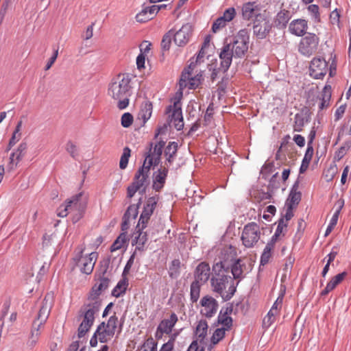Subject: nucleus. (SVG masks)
Returning <instances> with one entry per match:
<instances>
[{
	"mask_svg": "<svg viewBox=\"0 0 351 351\" xmlns=\"http://www.w3.org/2000/svg\"><path fill=\"white\" fill-rule=\"evenodd\" d=\"M308 27L306 20L302 19H294L289 25V32L294 36L303 37L307 34Z\"/></svg>",
	"mask_w": 351,
	"mask_h": 351,
	"instance_id": "18",
	"label": "nucleus"
},
{
	"mask_svg": "<svg viewBox=\"0 0 351 351\" xmlns=\"http://www.w3.org/2000/svg\"><path fill=\"white\" fill-rule=\"evenodd\" d=\"M98 258L97 252H86V248L84 245L77 247L73 253L72 263L73 267L86 275L92 274L96 261Z\"/></svg>",
	"mask_w": 351,
	"mask_h": 351,
	"instance_id": "5",
	"label": "nucleus"
},
{
	"mask_svg": "<svg viewBox=\"0 0 351 351\" xmlns=\"http://www.w3.org/2000/svg\"><path fill=\"white\" fill-rule=\"evenodd\" d=\"M278 316H279L278 314L274 313L273 311L269 310L266 316L263 318V327L266 328H269L272 324H274L276 322Z\"/></svg>",
	"mask_w": 351,
	"mask_h": 351,
	"instance_id": "42",
	"label": "nucleus"
},
{
	"mask_svg": "<svg viewBox=\"0 0 351 351\" xmlns=\"http://www.w3.org/2000/svg\"><path fill=\"white\" fill-rule=\"evenodd\" d=\"M131 76L128 73H120L114 77L108 85V95L115 101L119 109L128 107L131 95Z\"/></svg>",
	"mask_w": 351,
	"mask_h": 351,
	"instance_id": "4",
	"label": "nucleus"
},
{
	"mask_svg": "<svg viewBox=\"0 0 351 351\" xmlns=\"http://www.w3.org/2000/svg\"><path fill=\"white\" fill-rule=\"evenodd\" d=\"M127 241V234L125 232L121 233L111 245V252H115L121 249Z\"/></svg>",
	"mask_w": 351,
	"mask_h": 351,
	"instance_id": "37",
	"label": "nucleus"
},
{
	"mask_svg": "<svg viewBox=\"0 0 351 351\" xmlns=\"http://www.w3.org/2000/svg\"><path fill=\"white\" fill-rule=\"evenodd\" d=\"M346 276L347 273L343 271L332 278V279L328 282L325 289L322 291V295H326L329 292L335 289V287L343 280Z\"/></svg>",
	"mask_w": 351,
	"mask_h": 351,
	"instance_id": "27",
	"label": "nucleus"
},
{
	"mask_svg": "<svg viewBox=\"0 0 351 351\" xmlns=\"http://www.w3.org/2000/svg\"><path fill=\"white\" fill-rule=\"evenodd\" d=\"M172 30L173 42L178 47H184L190 41L193 28L191 24L187 23L184 25L178 30Z\"/></svg>",
	"mask_w": 351,
	"mask_h": 351,
	"instance_id": "12",
	"label": "nucleus"
},
{
	"mask_svg": "<svg viewBox=\"0 0 351 351\" xmlns=\"http://www.w3.org/2000/svg\"><path fill=\"white\" fill-rule=\"evenodd\" d=\"M250 44V34L247 29H242L233 36L232 41L223 46L219 53L221 68L226 72L230 66L232 58H242L247 53Z\"/></svg>",
	"mask_w": 351,
	"mask_h": 351,
	"instance_id": "2",
	"label": "nucleus"
},
{
	"mask_svg": "<svg viewBox=\"0 0 351 351\" xmlns=\"http://www.w3.org/2000/svg\"><path fill=\"white\" fill-rule=\"evenodd\" d=\"M127 285L124 282H119L112 291L114 296H119L121 293H124L126 290Z\"/></svg>",
	"mask_w": 351,
	"mask_h": 351,
	"instance_id": "57",
	"label": "nucleus"
},
{
	"mask_svg": "<svg viewBox=\"0 0 351 351\" xmlns=\"http://www.w3.org/2000/svg\"><path fill=\"white\" fill-rule=\"evenodd\" d=\"M271 29V25L266 19L263 16H259L258 19H256L254 26L253 32L254 34L258 38H265L269 33Z\"/></svg>",
	"mask_w": 351,
	"mask_h": 351,
	"instance_id": "17",
	"label": "nucleus"
},
{
	"mask_svg": "<svg viewBox=\"0 0 351 351\" xmlns=\"http://www.w3.org/2000/svg\"><path fill=\"white\" fill-rule=\"evenodd\" d=\"M287 227V223L285 221V219H280L278 221L276 230L270 241H273L274 243H276L278 237L283 233L284 230H286Z\"/></svg>",
	"mask_w": 351,
	"mask_h": 351,
	"instance_id": "40",
	"label": "nucleus"
},
{
	"mask_svg": "<svg viewBox=\"0 0 351 351\" xmlns=\"http://www.w3.org/2000/svg\"><path fill=\"white\" fill-rule=\"evenodd\" d=\"M202 284L193 281L191 285V300L196 302L199 297L200 287Z\"/></svg>",
	"mask_w": 351,
	"mask_h": 351,
	"instance_id": "39",
	"label": "nucleus"
},
{
	"mask_svg": "<svg viewBox=\"0 0 351 351\" xmlns=\"http://www.w3.org/2000/svg\"><path fill=\"white\" fill-rule=\"evenodd\" d=\"M338 212L335 213L330 219V223L328 226L326 232H325V237L328 236L331 231L333 230L334 227L336 226L338 220Z\"/></svg>",
	"mask_w": 351,
	"mask_h": 351,
	"instance_id": "55",
	"label": "nucleus"
},
{
	"mask_svg": "<svg viewBox=\"0 0 351 351\" xmlns=\"http://www.w3.org/2000/svg\"><path fill=\"white\" fill-rule=\"evenodd\" d=\"M165 143L160 141L156 143L149 149L146 156L143 165L136 172L133 182L128 187L127 196L132 198L137 191L145 193L148 184L149 170L152 166H156L160 161V156Z\"/></svg>",
	"mask_w": 351,
	"mask_h": 351,
	"instance_id": "1",
	"label": "nucleus"
},
{
	"mask_svg": "<svg viewBox=\"0 0 351 351\" xmlns=\"http://www.w3.org/2000/svg\"><path fill=\"white\" fill-rule=\"evenodd\" d=\"M167 173L168 169L165 167L158 169L154 178L153 189L154 190L159 191L164 186Z\"/></svg>",
	"mask_w": 351,
	"mask_h": 351,
	"instance_id": "26",
	"label": "nucleus"
},
{
	"mask_svg": "<svg viewBox=\"0 0 351 351\" xmlns=\"http://www.w3.org/2000/svg\"><path fill=\"white\" fill-rule=\"evenodd\" d=\"M137 215L138 208L136 205L133 204L128 208L125 213L124 214V217L128 218L129 219H134L137 217Z\"/></svg>",
	"mask_w": 351,
	"mask_h": 351,
	"instance_id": "51",
	"label": "nucleus"
},
{
	"mask_svg": "<svg viewBox=\"0 0 351 351\" xmlns=\"http://www.w3.org/2000/svg\"><path fill=\"white\" fill-rule=\"evenodd\" d=\"M133 123V117L129 112L124 113L121 117V125L124 128L130 127Z\"/></svg>",
	"mask_w": 351,
	"mask_h": 351,
	"instance_id": "52",
	"label": "nucleus"
},
{
	"mask_svg": "<svg viewBox=\"0 0 351 351\" xmlns=\"http://www.w3.org/2000/svg\"><path fill=\"white\" fill-rule=\"evenodd\" d=\"M208 328V326L206 320L200 319L197 322L195 331L197 341H199L200 343L204 341L207 336Z\"/></svg>",
	"mask_w": 351,
	"mask_h": 351,
	"instance_id": "28",
	"label": "nucleus"
},
{
	"mask_svg": "<svg viewBox=\"0 0 351 351\" xmlns=\"http://www.w3.org/2000/svg\"><path fill=\"white\" fill-rule=\"evenodd\" d=\"M20 161L21 160H18L16 154L13 152L10 155V162L8 165L9 170L12 171V170L14 169Z\"/></svg>",
	"mask_w": 351,
	"mask_h": 351,
	"instance_id": "58",
	"label": "nucleus"
},
{
	"mask_svg": "<svg viewBox=\"0 0 351 351\" xmlns=\"http://www.w3.org/2000/svg\"><path fill=\"white\" fill-rule=\"evenodd\" d=\"M108 285H109L108 278H104V277L100 278L99 284L97 285H95V287H93V291L95 293H91L89 297H91V298L96 297L98 300H99L98 298L99 295L100 294V293L102 291L108 288Z\"/></svg>",
	"mask_w": 351,
	"mask_h": 351,
	"instance_id": "33",
	"label": "nucleus"
},
{
	"mask_svg": "<svg viewBox=\"0 0 351 351\" xmlns=\"http://www.w3.org/2000/svg\"><path fill=\"white\" fill-rule=\"evenodd\" d=\"M227 312L224 315H219V322L226 327V330L229 329L232 324V319L230 317L226 315Z\"/></svg>",
	"mask_w": 351,
	"mask_h": 351,
	"instance_id": "53",
	"label": "nucleus"
},
{
	"mask_svg": "<svg viewBox=\"0 0 351 351\" xmlns=\"http://www.w3.org/2000/svg\"><path fill=\"white\" fill-rule=\"evenodd\" d=\"M319 42L320 39L318 35L308 32L300 40L298 51L302 56L309 57L317 52Z\"/></svg>",
	"mask_w": 351,
	"mask_h": 351,
	"instance_id": "9",
	"label": "nucleus"
},
{
	"mask_svg": "<svg viewBox=\"0 0 351 351\" xmlns=\"http://www.w3.org/2000/svg\"><path fill=\"white\" fill-rule=\"evenodd\" d=\"M304 125V117L299 114H296L295 116L293 130L295 132H301L303 129Z\"/></svg>",
	"mask_w": 351,
	"mask_h": 351,
	"instance_id": "47",
	"label": "nucleus"
},
{
	"mask_svg": "<svg viewBox=\"0 0 351 351\" xmlns=\"http://www.w3.org/2000/svg\"><path fill=\"white\" fill-rule=\"evenodd\" d=\"M175 337H171L170 339L162 345L159 351H172L174 346Z\"/></svg>",
	"mask_w": 351,
	"mask_h": 351,
	"instance_id": "59",
	"label": "nucleus"
},
{
	"mask_svg": "<svg viewBox=\"0 0 351 351\" xmlns=\"http://www.w3.org/2000/svg\"><path fill=\"white\" fill-rule=\"evenodd\" d=\"M227 23L224 21L222 19L219 17L214 21L212 25V31L214 33H217V32L225 27Z\"/></svg>",
	"mask_w": 351,
	"mask_h": 351,
	"instance_id": "50",
	"label": "nucleus"
},
{
	"mask_svg": "<svg viewBox=\"0 0 351 351\" xmlns=\"http://www.w3.org/2000/svg\"><path fill=\"white\" fill-rule=\"evenodd\" d=\"M290 19L289 12L285 10L280 11L276 17L275 23L276 26L284 27Z\"/></svg>",
	"mask_w": 351,
	"mask_h": 351,
	"instance_id": "34",
	"label": "nucleus"
},
{
	"mask_svg": "<svg viewBox=\"0 0 351 351\" xmlns=\"http://www.w3.org/2000/svg\"><path fill=\"white\" fill-rule=\"evenodd\" d=\"M282 301H283V295L279 296L275 302L274 303L273 306H271L270 311H273L274 313L280 315V311L282 308Z\"/></svg>",
	"mask_w": 351,
	"mask_h": 351,
	"instance_id": "54",
	"label": "nucleus"
},
{
	"mask_svg": "<svg viewBox=\"0 0 351 351\" xmlns=\"http://www.w3.org/2000/svg\"><path fill=\"white\" fill-rule=\"evenodd\" d=\"M26 148L27 145L25 143H21L18 147L16 151L14 152V154H16L18 160H21L23 156V152H25Z\"/></svg>",
	"mask_w": 351,
	"mask_h": 351,
	"instance_id": "61",
	"label": "nucleus"
},
{
	"mask_svg": "<svg viewBox=\"0 0 351 351\" xmlns=\"http://www.w3.org/2000/svg\"><path fill=\"white\" fill-rule=\"evenodd\" d=\"M200 313L210 318L214 316L218 309V304L215 298L210 295L204 296L200 300Z\"/></svg>",
	"mask_w": 351,
	"mask_h": 351,
	"instance_id": "16",
	"label": "nucleus"
},
{
	"mask_svg": "<svg viewBox=\"0 0 351 351\" xmlns=\"http://www.w3.org/2000/svg\"><path fill=\"white\" fill-rule=\"evenodd\" d=\"M41 332H38L37 330H31L29 339L27 341L28 347L32 348L36 346L38 342Z\"/></svg>",
	"mask_w": 351,
	"mask_h": 351,
	"instance_id": "41",
	"label": "nucleus"
},
{
	"mask_svg": "<svg viewBox=\"0 0 351 351\" xmlns=\"http://www.w3.org/2000/svg\"><path fill=\"white\" fill-rule=\"evenodd\" d=\"M178 319V316L176 313H172L169 318L163 319L158 324L155 337L157 339H160L162 338V336L165 335H169L171 333L173 327L177 323Z\"/></svg>",
	"mask_w": 351,
	"mask_h": 351,
	"instance_id": "13",
	"label": "nucleus"
},
{
	"mask_svg": "<svg viewBox=\"0 0 351 351\" xmlns=\"http://www.w3.org/2000/svg\"><path fill=\"white\" fill-rule=\"evenodd\" d=\"M226 330V328H225L216 329L211 337L212 343L215 345L219 343V341H220L224 337Z\"/></svg>",
	"mask_w": 351,
	"mask_h": 351,
	"instance_id": "44",
	"label": "nucleus"
},
{
	"mask_svg": "<svg viewBox=\"0 0 351 351\" xmlns=\"http://www.w3.org/2000/svg\"><path fill=\"white\" fill-rule=\"evenodd\" d=\"M86 205V199L84 197L82 193H80L66 199L63 204L60 205L57 210V215L60 217H64L69 213H73L77 217L76 219L73 218V221H76L82 217Z\"/></svg>",
	"mask_w": 351,
	"mask_h": 351,
	"instance_id": "7",
	"label": "nucleus"
},
{
	"mask_svg": "<svg viewBox=\"0 0 351 351\" xmlns=\"http://www.w3.org/2000/svg\"><path fill=\"white\" fill-rule=\"evenodd\" d=\"M178 150V143L176 142H170L165 150V155L167 160L171 163L173 160V157Z\"/></svg>",
	"mask_w": 351,
	"mask_h": 351,
	"instance_id": "35",
	"label": "nucleus"
},
{
	"mask_svg": "<svg viewBox=\"0 0 351 351\" xmlns=\"http://www.w3.org/2000/svg\"><path fill=\"white\" fill-rule=\"evenodd\" d=\"M167 113L169 114V121L174 119L183 118L180 101H176L173 106H170L167 109Z\"/></svg>",
	"mask_w": 351,
	"mask_h": 351,
	"instance_id": "29",
	"label": "nucleus"
},
{
	"mask_svg": "<svg viewBox=\"0 0 351 351\" xmlns=\"http://www.w3.org/2000/svg\"><path fill=\"white\" fill-rule=\"evenodd\" d=\"M142 351H157V343L152 338L147 339L143 345Z\"/></svg>",
	"mask_w": 351,
	"mask_h": 351,
	"instance_id": "49",
	"label": "nucleus"
},
{
	"mask_svg": "<svg viewBox=\"0 0 351 351\" xmlns=\"http://www.w3.org/2000/svg\"><path fill=\"white\" fill-rule=\"evenodd\" d=\"M53 303V295L51 293H48L45 295L42 306L39 309L37 319H42V322H46L48 319L51 309Z\"/></svg>",
	"mask_w": 351,
	"mask_h": 351,
	"instance_id": "19",
	"label": "nucleus"
},
{
	"mask_svg": "<svg viewBox=\"0 0 351 351\" xmlns=\"http://www.w3.org/2000/svg\"><path fill=\"white\" fill-rule=\"evenodd\" d=\"M275 244L276 243H274L273 241H269L267 243L263 250V252L261 256V264L262 265H265L269 263L272 256V252L274 251Z\"/></svg>",
	"mask_w": 351,
	"mask_h": 351,
	"instance_id": "31",
	"label": "nucleus"
},
{
	"mask_svg": "<svg viewBox=\"0 0 351 351\" xmlns=\"http://www.w3.org/2000/svg\"><path fill=\"white\" fill-rule=\"evenodd\" d=\"M155 9V8H152V5L143 7V9L136 14V21L138 23H144L153 19L156 16Z\"/></svg>",
	"mask_w": 351,
	"mask_h": 351,
	"instance_id": "24",
	"label": "nucleus"
},
{
	"mask_svg": "<svg viewBox=\"0 0 351 351\" xmlns=\"http://www.w3.org/2000/svg\"><path fill=\"white\" fill-rule=\"evenodd\" d=\"M331 99V86L328 84L325 85L320 95L318 97V106L320 110L329 107Z\"/></svg>",
	"mask_w": 351,
	"mask_h": 351,
	"instance_id": "25",
	"label": "nucleus"
},
{
	"mask_svg": "<svg viewBox=\"0 0 351 351\" xmlns=\"http://www.w3.org/2000/svg\"><path fill=\"white\" fill-rule=\"evenodd\" d=\"M170 123L177 130H181L184 127V121L183 118L174 119L173 121H170Z\"/></svg>",
	"mask_w": 351,
	"mask_h": 351,
	"instance_id": "64",
	"label": "nucleus"
},
{
	"mask_svg": "<svg viewBox=\"0 0 351 351\" xmlns=\"http://www.w3.org/2000/svg\"><path fill=\"white\" fill-rule=\"evenodd\" d=\"M313 154V149L312 146H308L307 149L306 151L304 159L302 160V164L300 167V173H303L308 166L309 162L311 160L312 156Z\"/></svg>",
	"mask_w": 351,
	"mask_h": 351,
	"instance_id": "38",
	"label": "nucleus"
},
{
	"mask_svg": "<svg viewBox=\"0 0 351 351\" xmlns=\"http://www.w3.org/2000/svg\"><path fill=\"white\" fill-rule=\"evenodd\" d=\"M235 9L234 8H229L224 11L223 16H220V18L222 19L226 23H228L231 21L235 17Z\"/></svg>",
	"mask_w": 351,
	"mask_h": 351,
	"instance_id": "48",
	"label": "nucleus"
},
{
	"mask_svg": "<svg viewBox=\"0 0 351 351\" xmlns=\"http://www.w3.org/2000/svg\"><path fill=\"white\" fill-rule=\"evenodd\" d=\"M206 45H207V43L205 42L204 43V45L202 47L201 49L199 50V51L195 58V61L193 62V64L195 65V68H197V66L198 64H200L201 62H204V58L205 56L204 49H205Z\"/></svg>",
	"mask_w": 351,
	"mask_h": 351,
	"instance_id": "56",
	"label": "nucleus"
},
{
	"mask_svg": "<svg viewBox=\"0 0 351 351\" xmlns=\"http://www.w3.org/2000/svg\"><path fill=\"white\" fill-rule=\"evenodd\" d=\"M210 276V268L209 264L206 262H202L197 266L195 270L194 281L204 285L208 280Z\"/></svg>",
	"mask_w": 351,
	"mask_h": 351,
	"instance_id": "20",
	"label": "nucleus"
},
{
	"mask_svg": "<svg viewBox=\"0 0 351 351\" xmlns=\"http://www.w3.org/2000/svg\"><path fill=\"white\" fill-rule=\"evenodd\" d=\"M130 154H131L130 149L128 147H125L123 149V154L121 156L120 162H119V167L121 169H124L126 168L128 163L129 158L130 157Z\"/></svg>",
	"mask_w": 351,
	"mask_h": 351,
	"instance_id": "43",
	"label": "nucleus"
},
{
	"mask_svg": "<svg viewBox=\"0 0 351 351\" xmlns=\"http://www.w3.org/2000/svg\"><path fill=\"white\" fill-rule=\"evenodd\" d=\"M104 239L101 236H97L93 241V243L90 244V250H96L99 247V246L103 243Z\"/></svg>",
	"mask_w": 351,
	"mask_h": 351,
	"instance_id": "62",
	"label": "nucleus"
},
{
	"mask_svg": "<svg viewBox=\"0 0 351 351\" xmlns=\"http://www.w3.org/2000/svg\"><path fill=\"white\" fill-rule=\"evenodd\" d=\"M45 322H42V319L36 318L32 324L31 330H37L38 332H42Z\"/></svg>",
	"mask_w": 351,
	"mask_h": 351,
	"instance_id": "60",
	"label": "nucleus"
},
{
	"mask_svg": "<svg viewBox=\"0 0 351 351\" xmlns=\"http://www.w3.org/2000/svg\"><path fill=\"white\" fill-rule=\"evenodd\" d=\"M173 37L172 30H169L167 33H166L162 39L161 41V47L164 50H169L171 43V39Z\"/></svg>",
	"mask_w": 351,
	"mask_h": 351,
	"instance_id": "45",
	"label": "nucleus"
},
{
	"mask_svg": "<svg viewBox=\"0 0 351 351\" xmlns=\"http://www.w3.org/2000/svg\"><path fill=\"white\" fill-rule=\"evenodd\" d=\"M229 265V271L230 270L233 275V280H240L243 278V273L244 271L245 264L243 260L237 259L232 261L231 263L227 262Z\"/></svg>",
	"mask_w": 351,
	"mask_h": 351,
	"instance_id": "23",
	"label": "nucleus"
},
{
	"mask_svg": "<svg viewBox=\"0 0 351 351\" xmlns=\"http://www.w3.org/2000/svg\"><path fill=\"white\" fill-rule=\"evenodd\" d=\"M158 199V196H153L147 199L138 220V227L141 226L142 228L147 227L150 217L156 207Z\"/></svg>",
	"mask_w": 351,
	"mask_h": 351,
	"instance_id": "14",
	"label": "nucleus"
},
{
	"mask_svg": "<svg viewBox=\"0 0 351 351\" xmlns=\"http://www.w3.org/2000/svg\"><path fill=\"white\" fill-rule=\"evenodd\" d=\"M203 80L202 71L191 61L189 67L182 72L180 80V89L182 90L185 88L195 89L199 86Z\"/></svg>",
	"mask_w": 351,
	"mask_h": 351,
	"instance_id": "8",
	"label": "nucleus"
},
{
	"mask_svg": "<svg viewBox=\"0 0 351 351\" xmlns=\"http://www.w3.org/2000/svg\"><path fill=\"white\" fill-rule=\"evenodd\" d=\"M117 317L111 316L107 324H100L97 328V334L99 335L100 342L105 343L110 340L114 335L117 328Z\"/></svg>",
	"mask_w": 351,
	"mask_h": 351,
	"instance_id": "11",
	"label": "nucleus"
},
{
	"mask_svg": "<svg viewBox=\"0 0 351 351\" xmlns=\"http://www.w3.org/2000/svg\"><path fill=\"white\" fill-rule=\"evenodd\" d=\"M137 231L132 235V244L136 245V250H143L145 244L147 241V234L146 232H143V229L141 226L138 227V224L136 226Z\"/></svg>",
	"mask_w": 351,
	"mask_h": 351,
	"instance_id": "22",
	"label": "nucleus"
},
{
	"mask_svg": "<svg viewBox=\"0 0 351 351\" xmlns=\"http://www.w3.org/2000/svg\"><path fill=\"white\" fill-rule=\"evenodd\" d=\"M301 200V193L298 191V186L295 184L289 195L287 199V206H292L295 207Z\"/></svg>",
	"mask_w": 351,
	"mask_h": 351,
	"instance_id": "32",
	"label": "nucleus"
},
{
	"mask_svg": "<svg viewBox=\"0 0 351 351\" xmlns=\"http://www.w3.org/2000/svg\"><path fill=\"white\" fill-rule=\"evenodd\" d=\"M101 302L96 297H88L87 303L82 308L80 312L83 320L77 329V337L82 338L88 332L95 321V315L99 311Z\"/></svg>",
	"mask_w": 351,
	"mask_h": 351,
	"instance_id": "6",
	"label": "nucleus"
},
{
	"mask_svg": "<svg viewBox=\"0 0 351 351\" xmlns=\"http://www.w3.org/2000/svg\"><path fill=\"white\" fill-rule=\"evenodd\" d=\"M180 261L178 259H174L171 261L169 269V275L171 278H177L180 276Z\"/></svg>",
	"mask_w": 351,
	"mask_h": 351,
	"instance_id": "36",
	"label": "nucleus"
},
{
	"mask_svg": "<svg viewBox=\"0 0 351 351\" xmlns=\"http://www.w3.org/2000/svg\"><path fill=\"white\" fill-rule=\"evenodd\" d=\"M213 276L210 283L213 291L219 293L225 299H230L236 291L234 280L228 274L229 265L227 261H220L213 266Z\"/></svg>",
	"mask_w": 351,
	"mask_h": 351,
	"instance_id": "3",
	"label": "nucleus"
},
{
	"mask_svg": "<svg viewBox=\"0 0 351 351\" xmlns=\"http://www.w3.org/2000/svg\"><path fill=\"white\" fill-rule=\"evenodd\" d=\"M308 10L311 12V14L313 16V17L315 19L319 17L318 5L315 4L310 5L308 7Z\"/></svg>",
	"mask_w": 351,
	"mask_h": 351,
	"instance_id": "63",
	"label": "nucleus"
},
{
	"mask_svg": "<svg viewBox=\"0 0 351 351\" xmlns=\"http://www.w3.org/2000/svg\"><path fill=\"white\" fill-rule=\"evenodd\" d=\"M261 235V228L256 222L246 224L243 230L241 240L246 247H253L260 239Z\"/></svg>",
	"mask_w": 351,
	"mask_h": 351,
	"instance_id": "10",
	"label": "nucleus"
},
{
	"mask_svg": "<svg viewBox=\"0 0 351 351\" xmlns=\"http://www.w3.org/2000/svg\"><path fill=\"white\" fill-rule=\"evenodd\" d=\"M328 63L322 58H314L309 66L310 75L315 79L322 78L327 73Z\"/></svg>",
	"mask_w": 351,
	"mask_h": 351,
	"instance_id": "15",
	"label": "nucleus"
},
{
	"mask_svg": "<svg viewBox=\"0 0 351 351\" xmlns=\"http://www.w3.org/2000/svg\"><path fill=\"white\" fill-rule=\"evenodd\" d=\"M66 150L70 154V156L76 159L79 156V150L75 144L71 141H69L66 145Z\"/></svg>",
	"mask_w": 351,
	"mask_h": 351,
	"instance_id": "46",
	"label": "nucleus"
},
{
	"mask_svg": "<svg viewBox=\"0 0 351 351\" xmlns=\"http://www.w3.org/2000/svg\"><path fill=\"white\" fill-rule=\"evenodd\" d=\"M152 104L150 101H146L141 106V109L138 114V119L143 121L145 123L152 116Z\"/></svg>",
	"mask_w": 351,
	"mask_h": 351,
	"instance_id": "30",
	"label": "nucleus"
},
{
	"mask_svg": "<svg viewBox=\"0 0 351 351\" xmlns=\"http://www.w3.org/2000/svg\"><path fill=\"white\" fill-rule=\"evenodd\" d=\"M260 9L255 2H247L243 5L242 16L244 19L250 20L256 16L258 19L261 15L259 14Z\"/></svg>",
	"mask_w": 351,
	"mask_h": 351,
	"instance_id": "21",
	"label": "nucleus"
}]
</instances>
